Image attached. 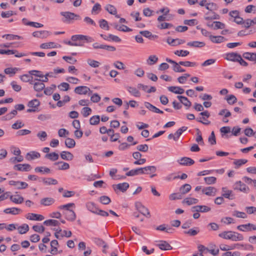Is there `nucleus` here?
<instances>
[{"label": "nucleus", "mask_w": 256, "mask_h": 256, "mask_svg": "<svg viewBox=\"0 0 256 256\" xmlns=\"http://www.w3.org/2000/svg\"><path fill=\"white\" fill-rule=\"evenodd\" d=\"M18 230L20 234H24L28 231L29 226L28 224H24L18 227Z\"/></svg>", "instance_id": "c03bdc74"}, {"label": "nucleus", "mask_w": 256, "mask_h": 256, "mask_svg": "<svg viewBox=\"0 0 256 256\" xmlns=\"http://www.w3.org/2000/svg\"><path fill=\"white\" fill-rule=\"evenodd\" d=\"M144 106H145L148 108L149 110H150L152 112H156V113H159V114H163L164 112L158 109V108H156L155 106L152 105L151 104H150L148 102H144Z\"/></svg>", "instance_id": "bb28decb"}, {"label": "nucleus", "mask_w": 256, "mask_h": 256, "mask_svg": "<svg viewBox=\"0 0 256 256\" xmlns=\"http://www.w3.org/2000/svg\"><path fill=\"white\" fill-rule=\"evenodd\" d=\"M209 14V12H208L206 14L204 19L206 20H219L220 18V16L214 12H212V15L211 16H208Z\"/></svg>", "instance_id": "79ce46f5"}, {"label": "nucleus", "mask_w": 256, "mask_h": 256, "mask_svg": "<svg viewBox=\"0 0 256 256\" xmlns=\"http://www.w3.org/2000/svg\"><path fill=\"white\" fill-rule=\"evenodd\" d=\"M65 144L68 148H72L75 146L76 142L74 139L68 138L65 140Z\"/></svg>", "instance_id": "8fccbe9b"}, {"label": "nucleus", "mask_w": 256, "mask_h": 256, "mask_svg": "<svg viewBox=\"0 0 256 256\" xmlns=\"http://www.w3.org/2000/svg\"><path fill=\"white\" fill-rule=\"evenodd\" d=\"M10 198L12 202L17 204H22L24 200V198L20 195L11 196Z\"/></svg>", "instance_id": "c756f323"}, {"label": "nucleus", "mask_w": 256, "mask_h": 256, "mask_svg": "<svg viewBox=\"0 0 256 256\" xmlns=\"http://www.w3.org/2000/svg\"><path fill=\"white\" fill-rule=\"evenodd\" d=\"M240 55L236 52H230L226 54V59L232 62H238Z\"/></svg>", "instance_id": "aec40b11"}, {"label": "nucleus", "mask_w": 256, "mask_h": 256, "mask_svg": "<svg viewBox=\"0 0 256 256\" xmlns=\"http://www.w3.org/2000/svg\"><path fill=\"white\" fill-rule=\"evenodd\" d=\"M54 165L58 166V170H66L70 168V165L68 163L64 162H56Z\"/></svg>", "instance_id": "e433bc0d"}, {"label": "nucleus", "mask_w": 256, "mask_h": 256, "mask_svg": "<svg viewBox=\"0 0 256 256\" xmlns=\"http://www.w3.org/2000/svg\"><path fill=\"white\" fill-rule=\"evenodd\" d=\"M128 92L136 97H140V93L139 90L136 88L129 87L128 89Z\"/></svg>", "instance_id": "a18cd8bd"}, {"label": "nucleus", "mask_w": 256, "mask_h": 256, "mask_svg": "<svg viewBox=\"0 0 256 256\" xmlns=\"http://www.w3.org/2000/svg\"><path fill=\"white\" fill-rule=\"evenodd\" d=\"M14 168L18 171L28 172L31 170L32 167L28 164H18L14 166Z\"/></svg>", "instance_id": "9b49d317"}, {"label": "nucleus", "mask_w": 256, "mask_h": 256, "mask_svg": "<svg viewBox=\"0 0 256 256\" xmlns=\"http://www.w3.org/2000/svg\"><path fill=\"white\" fill-rule=\"evenodd\" d=\"M210 40L214 43L218 44L223 42L225 40V38L224 36H210Z\"/></svg>", "instance_id": "c9c22d12"}, {"label": "nucleus", "mask_w": 256, "mask_h": 256, "mask_svg": "<svg viewBox=\"0 0 256 256\" xmlns=\"http://www.w3.org/2000/svg\"><path fill=\"white\" fill-rule=\"evenodd\" d=\"M192 211L193 212H207L211 210V208L206 206L198 205L192 206L191 208Z\"/></svg>", "instance_id": "6e6552de"}, {"label": "nucleus", "mask_w": 256, "mask_h": 256, "mask_svg": "<svg viewBox=\"0 0 256 256\" xmlns=\"http://www.w3.org/2000/svg\"><path fill=\"white\" fill-rule=\"evenodd\" d=\"M108 135L110 136V140L111 142H116L120 137V135L118 133H114V130L113 129L112 132H108Z\"/></svg>", "instance_id": "3c124183"}, {"label": "nucleus", "mask_w": 256, "mask_h": 256, "mask_svg": "<svg viewBox=\"0 0 256 256\" xmlns=\"http://www.w3.org/2000/svg\"><path fill=\"white\" fill-rule=\"evenodd\" d=\"M177 98L185 106H188V108H190L191 106L192 103L186 97L178 96Z\"/></svg>", "instance_id": "4c0bfd02"}, {"label": "nucleus", "mask_w": 256, "mask_h": 256, "mask_svg": "<svg viewBox=\"0 0 256 256\" xmlns=\"http://www.w3.org/2000/svg\"><path fill=\"white\" fill-rule=\"evenodd\" d=\"M38 80V82H36L34 84V88L36 92H40L43 90L45 88L44 84L40 82V80L36 79Z\"/></svg>", "instance_id": "a878e982"}, {"label": "nucleus", "mask_w": 256, "mask_h": 256, "mask_svg": "<svg viewBox=\"0 0 256 256\" xmlns=\"http://www.w3.org/2000/svg\"><path fill=\"white\" fill-rule=\"evenodd\" d=\"M9 184L16 186V188L18 190L24 189L28 186L27 183L20 181L10 180L9 181Z\"/></svg>", "instance_id": "9d476101"}, {"label": "nucleus", "mask_w": 256, "mask_h": 256, "mask_svg": "<svg viewBox=\"0 0 256 256\" xmlns=\"http://www.w3.org/2000/svg\"><path fill=\"white\" fill-rule=\"evenodd\" d=\"M54 202V200L52 198H46L40 200V204L45 206L52 205Z\"/></svg>", "instance_id": "f704fd0d"}, {"label": "nucleus", "mask_w": 256, "mask_h": 256, "mask_svg": "<svg viewBox=\"0 0 256 256\" xmlns=\"http://www.w3.org/2000/svg\"><path fill=\"white\" fill-rule=\"evenodd\" d=\"M237 229L242 232H249L252 230H256V226L254 224L248 223L246 224L238 226Z\"/></svg>", "instance_id": "0eeeda50"}, {"label": "nucleus", "mask_w": 256, "mask_h": 256, "mask_svg": "<svg viewBox=\"0 0 256 256\" xmlns=\"http://www.w3.org/2000/svg\"><path fill=\"white\" fill-rule=\"evenodd\" d=\"M166 60L170 64H173V70L176 72H185V70L180 67V66L175 61L169 58H166Z\"/></svg>", "instance_id": "f8f14e48"}, {"label": "nucleus", "mask_w": 256, "mask_h": 256, "mask_svg": "<svg viewBox=\"0 0 256 256\" xmlns=\"http://www.w3.org/2000/svg\"><path fill=\"white\" fill-rule=\"evenodd\" d=\"M60 157L64 160H71L73 159L74 156L71 152H69L62 151L60 153Z\"/></svg>", "instance_id": "cd10ccee"}, {"label": "nucleus", "mask_w": 256, "mask_h": 256, "mask_svg": "<svg viewBox=\"0 0 256 256\" xmlns=\"http://www.w3.org/2000/svg\"><path fill=\"white\" fill-rule=\"evenodd\" d=\"M58 154L53 152L50 154H47L45 155V158L52 161H55L58 159Z\"/></svg>", "instance_id": "49530a36"}, {"label": "nucleus", "mask_w": 256, "mask_h": 256, "mask_svg": "<svg viewBox=\"0 0 256 256\" xmlns=\"http://www.w3.org/2000/svg\"><path fill=\"white\" fill-rule=\"evenodd\" d=\"M27 219L32 220H42L44 218L43 216L33 213H28L26 216Z\"/></svg>", "instance_id": "a211bd4d"}, {"label": "nucleus", "mask_w": 256, "mask_h": 256, "mask_svg": "<svg viewBox=\"0 0 256 256\" xmlns=\"http://www.w3.org/2000/svg\"><path fill=\"white\" fill-rule=\"evenodd\" d=\"M40 105V102L38 99H34L28 102V106L31 108L27 110L28 112H35Z\"/></svg>", "instance_id": "20e7f679"}, {"label": "nucleus", "mask_w": 256, "mask_h": 256, "mask_svg": "<svg viewBox=\"0 0 256 256\" xmlns=\"http://www.w3.org/2000/svg\"><path fill=\"white\" fill-rule=\"evenodd\" d=\"M87 62L90 66L94 68H98L100 65V62L90 58L87 60Z\"/></svg>", "instance_id": "6e6d98bb"}, {"label": "nucleus", "mask_w": 256, "mask_h": 256, "mask_svg": "<svg viewBox=\"0 0 256 256\" xmlns=\"http://www.w3.org/2000/svg\"><path fill=\"white\" fill-rule=\"evenodd\" d=\"M145 172L142 171V168L132 170L126 174V176H134L139 174H144Z\"/></svg>", "instance_id": "5701e85b"}, {"label": "nucleus", "mask_w": 256, "mask_h": 256, "mask_svg": "<svg viewBox=\"0 0 256 256\" xmlns=\"http://www.w3.org/2000/svg\"><path fill=\"white\" fill-rule=\"evenodd\" d=\"M71 40L74 42L78 40L80 41L83 40H86L88 42H92L93 40L92 38L82 34L74 35L72 36Z\"/></svg>", "instance_id": "1a4fd4ad"}, {"label": "nucleus", "mask_w": 256, "mask_h": 256, "mask_svg": "<svg viewBox=\"0 0 256 256\" xmlns=\"http://www.w3.org/2000/svg\"><path fill=\"white\" fill-rule=\"evenodd\" d=\"M106 10L112 14H116L117 10L116 8L112 5L108 4L105 8Z\"/></svg>", "instance_id": "5fc2aeb1"}, {"label": "nucleus", "mask_w": 256, "mask_h": 256, "mask_svg": "<svg viewBox=\"0 0 256 256\" xmlns=\"http://www.w3.org/2000/svg\"><path fill=\"white\" fill-rule=\"evenodd\" d=\"M135 206L136 210L140 212L142 215L149 218L150 217V214L148 208L143 206L141 202H136L135 204Z\"/></svg>", "instance_id": "7ed1b4c3"}, {"label": "nucleus", "mask_w": 256, "mask_h": 256, "mask_svg": "<svg viewBox=\"0 0 256 256\" xmlns=\"http://www.w3.org/2000/svg\"><path fill=\"white\" fill-rule=\"evenodd\" d=\"M192 188V186L190 184H186L182 185L180 188V194H184L189 192Z\"/></svg>", "instance_id": "72a5a7b5"}, {"label": "nucleus", "mask_w": 256, "mask_h": 256, "mask_svg": "<svg viewBox=\"0 0 256 256\" xmlns=\"http://www.w3.org/2000/svg\"><path fill=\"white\" fill-rule=\"evenodd\" d=\"M100 202L103 204H108L111 202L110 198L106 196H101L100 198Z\"/></svg>", "instance_id": "bf43d9fd"}, {"label": "nucleus", "mask_w": 256, "mask_h": 256, "mask_svg": "<svg viewBox=\"0 0 256 256\" xmlns=\"http://www.w3.org/2000/svg\"><path fill=\"white\" fill-rule=\"evenodd\" d=\"M20 212L21 210L16 208H7L4 210L6 214L14 215L18 214Z\"/></svg>", "instance_id": "473e14b6"}, {"label": "nucleus", "mask_w": 256, "mask_h": 256, "mask_svg": "<svg viewBox=\"0 0 256 256\" xmlns=\"http://www.w3.org/2000/svg\"><path fill=\"white\" fill-rule=\"evenodd\" d=\"M58 245V242L57 240H52L50 242V246L52 249L50 251V254H56L58 251V248L56 246Z\"/></svg>", "instance_id": "58836bf2"}, {"label": "nucleus", "mask_w": 256, "mask_h": 256, "mask_svg": "<svg viewBox=\"0 0 256 256\" xmlns=\"http://www.w3.org/2000/svg\"><path fill=\"white\" fill-rule=\"evenodd\" d=\"M236 246H244L243 244H235L233 246H230L226 244H222L220 246V248L222 250L226 251L230 250H233L236 247Z\"/></svg>", "instance_id": "864d4df0"}, {"label": "nucleus", "mask_w": 256, "mask_h": 256, "mask_svg": "<svg viewBox=\"0 0 256 256\" xmlns=\"http://www.w3.org/2000/svg\"><path fill=\"white\" fill-rule=\"evenodd\" d=\"M200 232L199 228L198 227L194 228H191L188 230L184 231V234H188L190 236H195Z\"/></svg>", "instance_id": "37998d69"}, {"label": "nucleus", "mask_w": 256, "mask_h": 256, "mask_svg": "<svg viewBox=\"0 0 256 256\" xmlns=\"http://www.w3.org/2000/svg\"><path fill=\"white\" fill-rule=\"evenodd\" d=\"M167 42L172 46H176L184 43L185 40L180 38L173 39L170 38H168Z\"/></svg>", "instance_id": "4be33fe9"}, {"label": "nucleus", "mask_w": 256, "mask_h": 256, "mask_svg": "<svg viewBox=\"0 0 256 256\" xmlns=\"http://www.w3.org/2000/svg\"><path fill=\"white\" fill-rule=\"evenodd\" d=\"M156 246L163 250H170L172 248V247L165 240H160Z\"/></svg>", "instance_id": "2eb2a0df"}, {"label": "nucleus", "mask_w": 256, "mask_h": 256, "mask_svg": "<svg viewBox=\"0 0 256 256\" xmlns=\"http://www.w3.org/2000/svg\"><path fill=\"white\" fill-rule=\"evenodd\" d=\"M32 34L34 37L44 38L50 35V32L47 30H40L34 32Z\"/></svg>", "instance_id": "4468645a"}, {"label": "nucleus", "mask_w": 256, "mask_h": 256, "mask_svg": "<svg viewBox=\"0 0 256 256\" xmlns=\"http://www.w3.org/2000/svg\"><path fill=\"white\" fill-rule=\"evenodd\" d=\"M222 191L224 192L222 194L224 197L230 200L233 199V198H231V196H233V195L232 194V190H227L226 188H222Z\"/></svg>", "instance_id": "a19ab883"}, {"label": "nucleus", "mask_w": 256, "mask_h": 256, "mask_svg": "<svg viewBox=\"0 0 256 256\" xmlns=\"http://www.w3.org/2000/svg\"><path fill=\"white\" fill-rule=\"evenodd\" d=\"M233 216H236L239 218H247L246 214L244 212H241L237 210H235L233 214Z\"/></svg>", "instance_id": "69168bd1"}, {"label": "nucleus", "mask_w": 256, "mask_h": 256, "mask_svg": "<svg viewBox=\"0 0 256 256\" xmlns=\"http://www.w3.org/2000/svg\"><path fill=\"white\" fill-rule=\"evenodd\" d=\"M75 93L78 94H86L88 92V95L92 94V91L86 86H78L74 88Z\"/></svg>", "instance_id": "423d86ee"}, {"label": "nucleus", "mask_w": 256, "mask_h": 256, "mask_svg": "<svg viewBox=\"0 0 256 256\" xmlns=\"http://www.w3.org/2000/svg\"><path fill=\"white\" fill-rule=\"evenodd\" d=\"M242 56L246 59L256 63V53L246 52L243 54Z\"/></svg>", "instance_id": "393cba45"}, {"label": "nucleus", "mask_w": 256, "mask_h": 256, "mask_svg": "<svg viewBox=\"0 0 256 256\" xmlns=\"http://www.w3.org/2000/svg\"><path fill=\"white\" fill-rule=\"evenodd\" d=\"M100 120L99 116H94L90 118V123L92 125H96L100 123Z\"/></svg>", "instance_id": "052dcab7"}, {"label": "nucleus", "mask_w": 256, "mask_h": 256, "mask_svg": "<svg viewBox=\"0 0 256 256\" xmlns=\"http://www.w3.org/2000/svg\"><path fill=\"white\" fill-rule=\"evenodd\" d=\"M218 236L224 239L234 242L242 241L244 239L242 234L234 231H224L219 234Z\"/></svg>", "instance_id": "f257e3e1"}, {"label": "nucleus", "mask_w": 256, "mask_h": 256, "mask_svg": "<svg viewBox=\"0 0 256 256\" xmlns=\"http://www.w3.org/2000/svg\"><path fill=\"white\" fill-rule=\"evenodd\" d=\"M202 192L207 196H214L216 195V190L214 187L208 186L203 188Z\"/></svg>", "instance_id": "6ab92c4d"}, {"label": "nucleus", "mask_w": 256, "mask_h": 256, "mask_svg": "<svg viewBox=\"0 0 256 256\" xmlns=\"http://www.w3.org/2000/svg\"><path fill=\"white\" fill-rule=\"evenodd\" d=\"M168 90L170 92L176 94H182L184 92V90L180 87L172 86L168 87Z\"/></svg>", "instance_id": "7c9ffc66"}, {"label": "nucleus", "mask_w": 256, "mask_h": 256, "mask_svg": "<svg viewBox=\"0 0 256 256\" xmlns=\"http://www.w3.org/2000/svg\"><path fill=\"white\" fill-rule=\"evenodd\" d=\"M34 170L37 172H44L48 174L50 173V170L49 168L46 167H36L35 168Z\"/></svg>", "instance_id": "13d9d810"}, {"label": "nucleus", "mask_w": 256, "mask_h": 256, "mask_svg": "<svg viewBox=\"0 0 256 256\" xmlns=\"http://www.w3.org/2000/svg\"><path fill=\"white\" fill-rule=\"evenodd\" d=\"M44 224L47 226H57L60 225V222L55 220H45Z\"/></svg>", "instance_id": "09e8293b"}, {"label": "nucleus", "mask_w": 256, "mask_h": 256, "mask_svg": "<svg viewBox=\"0 0 256 256\" xmlns=\"http://www.w3.org/2000/svg\"><path fill=\"white\" fill-rule=\"evenodd\" d=\"M112 186L114 190H118L124 192L129 188V184L127 182H123L116 185H113Z\"/></svg>", "instance_id": "f3484780"}, {"label": "nucleus", "mask_w": 256, "mask_h": 256, "mask_svg": "<svg viewBox=\"0 0 256 256\" xmlns=\"http://www.w3.org/2000/svg\"><path fill=\"white\" fill-rule=\"evenodd\" d=\"M187 45L194 48H202L205 46L206 44L203 42L193 41L188 42Z\"/></svg>", "instance_id": "2f4dec72"}, {"label": "nucleus", "mask_w": 256, "mask_h": 256, "mask_svg": "<svg viewBox=\"0 0 256 256\" xmlns=\"http://www.w3.org/2000/svg\"><path fill=\"white\" fill-rule=\"evenodd\" d=\"M112 26H114V28L119 31L124 32H132V30L126 26L125 25H121L119 26L118 24L116 23H114L112 24Z\"/></svg>", "instance_id": "b1692460"}, {"label": "nucleus", "mask_w": 256, "mask_h": 256, "mask_svg": "<svg viewBox=\"0 0 256 256\" xmlns=\"http://www.w3.org/2000/svg\"><path fill=\"white\" fill-rule=\"evenodd\" d=\"M40 156V154L39 152L36 151H31L26 154L25 158L28 160L30 161L36 158H38Z\"/></svg>", "instance_id": "dca6fc26"}, {"label": "nucleus", "mask_w": 256, "mask_h": 256, "mask_svg": "<svg viewBox=\"0 0 256 256\" xmlns=\"http://www.w3.org/2000/svg\"><path fill=\"white\" fill-rule=\"evenodd\" d=\"M234 189L235 190H239L244 193H248L250 191L249 188L241 181H238L234 184Z\"/></svg>", "instance_id": "39448f33"}, {"label": "nucleus", "mask_w": 256, "mask_h": 256, "mask_svg": "<svg viewBox=\"0 0 256 256\" xmlns=\"http://www.w3.org/2000/svg\"><path fill=\"white\" fill-rule=\"evenodd\" d=\"M158 60V58L155 55H151L148 57L147 62L148 64L152 65L156 63Z\"/></svg>", "instance_id": "e2e57ef3"}, {"label": "nucleus", "mask_w": 256, "mask_h": 256, "mask_svg": "<svg viewBox=\"0 0 256 256\" xmlns=\"http://www.w3.org/2000/svg\"><path fill=\"white\" fill-rule=\"evenodd\" d=\"M204 180L207 184H212L216 182V178L214 176H210L204 178Z\"/></svg>", "instance_id": "680f3d73"}, {"label": "nucleus", "mask_w": 256, "mask_h": 256, "mask_svg": "<svg viewBox=\"0 0 256 256\" xmlns=\"http://www.w3.org/2000/svg\"><path fill=\"white\" fill-rule=\"evenodd\" d=\"M42 182L44 184L50 185V184H57L58 182V181L52 178H43Z\"/></svg>", "instance_id": "603ef678"}, {"label": "nucleus", "mask_w": 256, "mask_h": 256, "mask_svg": "<svg viewBox=\"0 0 256 256\" xmlns=\"http://www.w3.org/2000/svg\"><path fill=\"white\" fill-rule=\"evenodd\" d=\"M56 47V45L53 42H50L48 43H43L40 44V48H54Z\"/></svg>", "instance_id": "338daca9"}, {"label": "nucleus", "mask_w": 256, "mask_h": 256, "mask_svg": "<svg viewBox=\"0 0 256 256\" xmlns=\"http://www.w3.org/2000/svg\"><path fill=\"white\" fill-rule=\"evenodd\" d=\"M99 23H100V26L102 28H103V29L106 28V30H108L110 29V27L108 25V23L107 21L106 20H104V19L100 20L99 21Z\"/></svg>", "instance_id": "774afa93"}, {"label": "nucleus", "mask_w": 256, "mask_h": 256, "mask_svg": "<svg viewBox=\"0 0 256 256\" xmlns=\"http://www.w3.org/2000/svg\"><path fill=\"white\" fill-rule=\"evenodd\" d=\"M37 136L41 141H45L47 138L48 135L46 132L40 131L37 134Z\"/></svg>", "instance_id": "0e129e2a"}, {"label": "nucleus", "mask_w": 256, "mask_h": 256, "mask_svg": "<svg viewBox=\"0 0 256 256\" xmlns=\"http://www.w3.org/2000/svg\"><path fill=\"white\" fill-rule=\"evenodd\" d=\"M142 171L145 172L144 174H149L150 172H155L156 170V168L155 166H147L144 168H142Z\"/></svg>", "instance_id": "4d7b16f0"}, {"label": "nucleus", "mask_w": 256, "mask_h": 256, "mask_svg": "<svg viewBox=\"0 0 256 256\" xmlns=\"http://www.w3.org/2000/svg\"><path fill=\"white\" fill-rule=\"evenodd\" d=\"M60 14L64 18L62 20V22L67 24L72 23L74 20H81V18L79 15L72 12H61Z\"/></svg>", "instance_id": "f03ea898"}, {"label": "nucleus", "mask_w": 256, "mask_h": 256, "mask_svg": "<svg viewBox=\"0 0 256 256\" xmlns=\"http://www.w3.org/2000/svg\"><path fill=\"white\" fill-rule=\"evenodd\" d=\"M178 162L182 166H191L194 163V161L190 158L184 157L178 160Z\"/></svg>", "instance_id": "412c9836"}, {"label": "nucleus", "mask_w": 256, "mask_h": 256, "mask_svg": "<svg viewBox=\"0 0 256 256\" xmlns=\"http://www.w3.org/2000/svg\"><path fill=\"white\" fill-rule=\"evenodd\" d=\"M63 214L65 216L66 218L68 220L73 222L76 219V213L72 210H64Z\"/></svg>", "instance_id": "ddd939ff"}, {"label": "nucleus", "mask_w": 256, "mask_h": 256, "mask_svg": "<svg viewBox=\"0 0 256 256\" xmlns=\"http://www.w3.org/2000/svg\"><path fill=\"white\" fill-rule=\"evenodd\" d=\"M2 38H5L7 40H20L22 38L20 36L12 34H4L2 36Z\"/></svg>", "instance_id": "de8ad7c7"}, {"label": "nucleus", "mask_w": 256, "mask_h": 256, "mask_svg": "<svg viewBox=\"0 0 256 256\" xmlns=\"http://www.w3.org/2000/svg\"><path fill=\"white\" fill-rule=\"evenodd\" d=\"M198 202V200L195 198H186L183 201V204H186L188 206H190L193 204H197Z\"/></svg>", "instance_id": "ea45409f"}, {"label": "nucleus", "mask_w": 256, "mask_h": 256, "mask_svg": "<svg viewBox=\"0 0 256 256\" xmlns=\"http://www.w3.org/2000/svg\"><path fill=\"white\" fill-rule=\"evenodd\" d=\"M87 209L92 213L98 212V208L96 204L93 202H88L86 204Z\"/></svg>", "instance_id": "c85d7f7f"}]
</instances>
